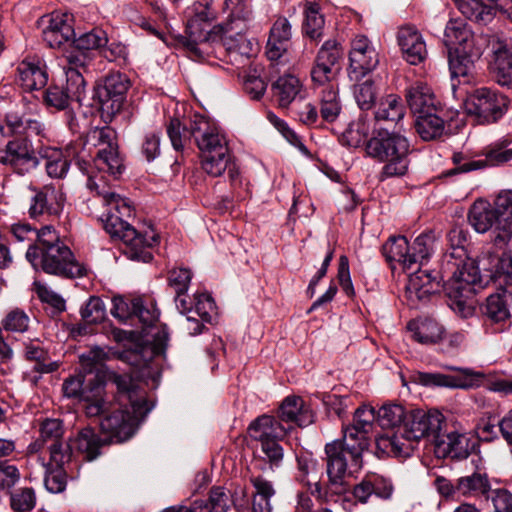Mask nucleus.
I'll return each instance as SVG.
<instances>
[{
    "mask_svg": "<svg viewBox=\"0 0 512 512\" xmlns=\"http://www.w3.org/2000/svg\"><path fill=\"white\" fill-rule=\"evenodd\" d=\"M202 117L201 115H195L188 121H181L178 118H172L169 121L167 124V134L175 150H183L192 139L195 140L193 130Z\"/></svg>",
    "mask_w": 512,
    "mask_h": 512,
    "instance_id": "37",
    "label": "nucleus"
},
{
    "mask_svg": "<svg viewBox=\"0 0 512 512\" xmlns=\"http://www.w3.org/2000/svg\"><path fill=\"white\" fill-rule=\"evenodd\" d=\"M287 430L278 420L269 415L258 417L248 427L250 438L260 442L261 450L271 467H279L282 463L284 452L278 440L286 435Z\"/></svg>",
    "mask_w": 512,
    "mask_h": 512,
    "instance_id": "9",
    "label": "nucleus"
},
{
    "mask_svg": "<svg viewBox=\"0 0 512 512\" xmlns=\"http://www.w3.org/2000/svg\"><path fill=\"white\" fill-rule=\"evenodd\" d=\"M349 77L358 80L374 70L378 63V53L367 37H355L349 53Z\"/></svg>",
    "mask_w": 512,
    "mask_h": 512,
    "instance_id": "19",
    "label": "nucleus"
},
{
    "mask_svg": "<svg viewBox=\"0 0 512 512\" xmlns=\"http://www.w3.org/2000/svg\"><path fill=\"white\" fill-rule=\"evenodd\" d=\"M365 151L370 158L384 164L379 172L380 181L402 177L408 172L410 142L400 129L374 127Z\"/></svg>",
    "mask_w": 512,
    "mask_h": 512,
    "instance_id": "5",
    "label": "nucleus"
},
{
    "mask_svg": "<svg viewBox=\"0 0 512 512\" xmlns=\"http://www.w3.org/2000/svg\"><path fill=\"white\" fill-rule=\"evenodd\" d=\"M511 141L507 138L501 139L486 148L485 160H473L462 152H455L452 161L455 167L447 172V175L467 173L485 168L490 165H501L512 160V148H509Z\"/></svg>",
    "mask_w": 512,
    "mask_h": 512,
    "instance_id": "16",
    "label": "nucleus"
},
{
    "mask_svg": "<svg viewBox=\"0 0 512 512\" xmlns=\"http://www.w3.org/2000/svg\"><path fill=\"white\" fill-rule=\"evenodd\" d=\"M448 61L452 76L464 77L472 72L476 60L470 59V57L464 53H459L455 48H449Z\"/></svg>",
    "mask_w": 512,
    "mask_h": 512,
    "instance_id": "61",
    "label": "nucleus"
},
{
    "mask_svg": "<svg viewBox=\"0 0 512 512\" xmlns=\"http://www.w3.org/2000/svg\"><path fill=\"white\" fill-rule=\"evenodd\" d=\"M109 376L117 388L119 401L125 408H117L107 413L100 421V428L109 442L121 443L134 435L139 422L151 407L131 376L118 373H110Z\"/></svg>",
    "mask_w": 512,
    "mask_h": 512,
    "instance_id": "3",
    "label": "nucleus"
},
{
    "mask_svg": "<svg viewBox=\"0 0 512 512\" xmlns=\"http://www.w3.org/2000/svg\"><path fill=\"white\" fill-rule=\"evenodd\" d=\"M17 82L25 91L44 88L48 82L45 67L38 61H22L17 67Z\"/></svg>",
    "mask_w": 512,
    "mask_h": 512,
    "instance_id": "35",
    "label": "nucleus"
},
{
    "mask_svg": "<svg viewBox=\"0 0 512 512\" xmlns=\"http://www.w3.org/2000/svg\"><path fill=\"white\" fill-rule=\"evenodd\" d=\"M87 188L95 191L106 206V212L101 215L100 220L112 238H118L125 244L127 257L131 260L150 262L153 258L150 249L158 243V235H142L125 220L132 216L133 209L125 198L105 186L103 176H89Z\"/></svg>",
    "mask_w": 512,
    "mask_h": 512,
    "instance_id": "1",
    "label": "nucleus"
},
{
    "mask_svg": "<svg viewBox=\"0 0 512 512\" xmlns=\"http://www.w3.org/2000/svg\"><path fill=\"white\" fill-rule=\"evenodd\" d=\"M131 86L127 75L112 72L106 75L96 87V97L101 105L102 114L112 118L122 109L127 92Z\"/></svg>",
    "mask_w": 512,
    "mask_h": 512,
    "instance_id": "14",
    "label": "nucleus"
},
{
    "mask_svg": "<svg viewBox=\"0 0 512 512\" xmlns=\"http://www.w3.org/2000/svg\"><path fill=\"white\" fill-rule=\"evenodd\" d=\"M91 61V53L84 52L74 45L71 50L67 51L65 54L63 70L66 75V80L70 81V89L74 95H78L80 91H85L83 73L87 71V67Z\"/></svg>",
    "mask_w": 512,
    "mask_h": 512,
    "instance_id": "22",
    "label": "nucleus"
},
{
    "mask_svg": "<svg viewBox=\"0 0 512 512\" xmlns=\"http://www.w3.org/2000/svg\"><path fill=\"white\" fill-rule=\"evenodd\" d=\"M106 442L93 428L85 427L78 432L74 445L87 461H93L100 455V449Z\"/></svg>",
    "mask_w": 512,
    "mask_h": 512,
    "instance_id": "45",
    "label": "nucleus"
},
{
    "mask_svg": "<svg viewBox=\"0 0 512 512\" xmlns=\"http://www.w3.org/2000/svg\"><path fill=\"white\" fill-rule=\"evenodd\" d=\"M340 58L341 51L337 42L333 40L326 41L318 51L310 72L313 83L318 86L331 83L338 73Z\"/></svg>",
    "mask_w": 512,
    "mask_h": 512,
    "instance_id": "20",
    "label": "nucleus"
},
{
    "mask_svg": "<svg viewBox=\"0 0 512 512\" xmlns=\"http://www.w3.org/2000/svg\"><path fill=\"white\" fill-rule=\"evenodd\" d=\"M217 13L210 0H197L187 9L185 35L181 42L193 60L202 61L209 57L211 43L218 41L220 33H214Z\"/></svg>",
    "mask_w": 512,
    "mask_h": 512,
    "instance_id": "7",
    "label": "nucleus"
},
{
    "mask_svg": "<svg viewBox=\"0 0 512 512\" xmlns=\"http://www.w3.org/2000/svg\"><path fill=\"white\" fill-rule=\"evenodd\" d=\"M444 424V416L437 410H411L400 428V437L408 445L426 437H432L436 442L440 438Z\"/></svg>",
    "mask_w": 512,
    "mask_h": 512,
    "instance_id": "12",
    "label": "nucleus"
},
{
    "mask_svg": "<svg viewBox=\"0 0 512 512\" xmlns=\"http://www.w3.org/2000/svg\"><path fill=\"white\" fill-rule=\"evenodd\" d=\"M512 306V291L500 289L487 297L481 311L486 324L499 325L502 329L510 319V309Z\"/></svg>",
    "mask_w": 512,
    "mask_h": 512,
    "instance_id": "23",
    "label": "nucleus"
},
{
    "mask_svg": "<svg viewBox=\"0 0 512 512\" xmlns=\"http://www.w3.org/2000/svg\"><path fill=\"white\" fill-rule=\"evenodd\" d=\"M324 18L319 14L316 5L310 4L306 9L304 31L312 40H319L323 35Z\"/></svg>",
    "mask_w": 512,
    "mask_h": 512,
    "instance_id": "63",
    "label": "nucleus"
},
{
    "mask_svg": "<svg viewBox=\"0 0 512 512\" xmlns=\"http://www.w3.org/2000/svg\"><path fill=\"white\" fill-rule=\"evenodd\" d=\"M436 235L432 230L421 233L413 242L411 249L412 265L420 263L429 259L434 251Z\"/></svg>",
    "mask_w": 512,
    "mask_h": 512,
    "instance_id": "51",
    "label": "nucleus"
},
{
    "mask_svg": "<svg viewBox=\"0 0 512 512\" xmlns=\"http://www.w3.org/2000/svg\"><path fill=\"white\" fill-rule=\"evenodd\" d=\"M36 493L31 487H22L10 492V507L13 512H31L36 506Z\"/></svg>",
    "mask_w": 512,
    "mask_h": 512,
    "instance_id": "53",
    "label": "nucleus"
},
{
    "mask_svg": "<svg viewBox=\"0 0 512 512\" xmlns=\"http://www.w3.org/2000/svg\"><path fill=\"white\" fill-rule=\"evenodd\" d=\"M407 416L408 412L400 404H385L377 412V421L382 428L397 429L393 435L383 439L387 442L386 448L390 446L391 451L397 455L408 454L411 450L410 445L400 440V428Z\"/></svg>",
    "mask_w": 512,
    "mask_h": 512,
    "instance_id": "18",
    "label": "nucleus"
},
{
    "mask_svg": "<svg viewBox=\"0 0 512 512\" xmlns=\"http://www.w3.org/2000/svg\"><path fill=\"white\" fill-rule=\"evenodd\" d=\"M489 483L484 474L473 473L472 475L461 477L458 480V490L463 494L467 493H481L484 494L488 491Z\"/></svg>",
    "mask_w": 512,
    "mask_h": 512,
    "instance_id": "64",
    "label": "nucleus"
},
{
    "mask_svg": "<svg viewBox=\"0 0 512 512\" xmlns=\"http://www.w3.org/2000/svg\"><path fill=\"white\" fill-rule=\"evenodd\" d=\"M297 468L295 473V480L311 488L310 476H316L318 473V461L309 453H301L296 457Z\"/></svg>",
    "mask_w": 512,
    "mask_h": 512,
    "instance_id": "52",
    "label": "nucleus"
},
{
    "mask_svg": "<svg viewBox=\"0 0 512 512\" xmlns=\"http://www.w3.org/2000/svg\"><path fill=\"white\" fill-rule=\"evenodd\" d=\"M490 70L494 80L502 87L512 88V44L506 40L492 38Z\"/></svg>",
    "mask_w": 512,
    "mask_h": 512,
    "instance_id": "21",
    "label": "nucleus"
},
{
    "mask_svg": "<svg viewBox=\"0 0 512 512\" xmlns=\"http://www.w3.org/2000/svg\"><path fill=\"white\" fill-rule=\"evenodd\" d=\"M70 87V81L67 80L65 88L56 85L50 86L43 94L45 104L57 110H64L69 106L70 101L81 102L85 91H80L78 95H74Z\"/></svg>",
    "mask_w": 512,
    "mask_h": 512,
    "instance_id": "47",
    "label": "nucleus"
},
{
    "mask_svg": "<svg viewBox=\"0 0 512 512\" xmlns=\"http://www.w3.org/2000/svg\"><path fill=\"white\" fill-rule=\"evenodd\" d=\"M218 40L222 41L223 46L230 53L250 57L254 51L252 41L244 34L228 33L218 36Z\"/></svg>",
    "mask_w": 512,
    "mask_h": 512,
    "instance_id": "55",
    "label": "nucleus"
},
{
    "mask_svg": "<svg viewBox=\"0 0 512 512\" xmlns=\"http://www.w3.org/2000/svg\"><path fill=\"white\" fill-rule=\"evenodd\" d=\"M454 3L467 19L479 24L486 25L495 16L494 8L479 0H454Z\"/></svg>",
    "mask_w": 512,
    "mask_h": 512,
    "instance_id": "46",
    "label": "nucleus"
},
{
    "mask_svg": "<svg viewBox=\"0 0 512 512\" xmlns=\"http://www.w3.org/2000/svg\"><path fill=\"white\" fill-rule=\"evenodd\" d=\"M370 131L372 132L369 119L361 114L348 124L340 137V142L344 146L358 148L363 144L366 145Z\"/></svg>",
    "mask_w": 512,
    "mask_h": 512,
    "instance_id": "42",
    "label": "nucleus"
},
{
    "mask_svg": "<svg viewBox=\"0 0 512 512\" xmlns=\"http://www.w3.org/2000/svg\"><path fill=\"white\" fill-rule=\"evenodd\" d=\"M352 452L345 437L325 445L327 476L332 485L342 484L347 474L356 473L362 468L363 452L359 453L357 459Z\"/></svg>",
    "mask_w": 512,
    "mask_h": 512,
    "instance_id": "11",
    "label": "nucleus"
},
{
    "mask_svg": "<svg viewBox=\"0 0 512 512\" xmlns=\"http://www.w3.org/2000/svg\"><path fill=\"white\" fill-rule=\"evenodd\" d=\"M405 109L401 99L395 94H389L382 98L374 111L375 125L381 123H396L403 119Z\"/></svg>",
    "mask_w": 512,
    "mask_h": 512,
    "instance_id": "40",
    "label": "nucleus"
},
{
    "mask_svg": "<svg viewBox=\"0 0 512 512\" xmlns=\"http://www.w3.org/2000/svg\"><path fill=\"white\" fill-rule=\"evenodd\" d=\"M493 279L498 288L512 291V253H503L499 258Z\"/></svg>",
    "mask_w": 512,
    "mask_h": 512,
    "instance_id": "57",
    "label": "nucleus"
},
{
    "mask_svg": "<svg viewBox=\"0 0 512 512\" xmlns=\"http://www.w3.org/2000/svg\"><path fill=\"white\" fill-rule=\"evenodd\" d=\"M468 220L478 233H485L492 229L493 238L497 236L499 231L497 227L498 219L492 209V205L487 201H475L469 210Z\"/></svg>",
    "mask_w": 512,
    "mask_h": 512,
    "instance_id": "36",
    "label": "nucleus"
},
{
    "mask_svg": "<svg viewBox=\"0 0 512 512\" xmlns=\"http://www.w3.org/2000/svg\"><path fill=\"white\" fill-rule=\"evenodd\" d=\"M408 329L416 341L423 344L437 343L443 337V327L434 319L423 318L410 321Z\"/></svg>",
    "mask_w": 512,
    "mask_h": 512,
    "instance_id": "43",
    "label": "nucleus"
},
{
    "mask_svg": "<svg viewBox=\"0 0 512 512\" xmlns=\"http://www.w3.org/2000/svg\"><path fill=\"white\" fill-rule=\"evenodd\" d=\"M447 240L449 249L444 254L443 265L452 274L445 284L449 306L461 317L468 318L474 312L470 300L475 295V285L480 282V273L467 256L468 231L463 226L454 225Z\"/></svg>",
    "mask_w": 512,
    "mask_h": 512,
    "instance_id": "2",
    "label": "nucleus"
},
{
    "mask_svg": "<svg viewBox=\"0 0 512 512\" xmlns=\"http://www.w3.org/2000/svg\"><path fill=\"white\" fill-rule=\"evenodd\" d=\"M70 16L62 13H52L48 26L43 30V40L51 48H59L71 40L75 32L69 23Z\"/></svg>",
    "mask_w": 512,
    "mask_h": 512,
    "instance_id": "30",
    "label": "nucleus"
},
{
    "mask_svg": "<svg viewBox=\"0 0 512 512\" xmlns=\"http://www.w3.org/2000/svg\"><path fill=\"white\" fill-rule=\"evenodd\" d=\"M440 290V282L432 277L427 270H417L409 275L406 285V295L408 300L416 305L418 302L424 303Z\"/></svg>",
    "mask_w": 512,
    "mask_h": 512,
    "instance_id": "26",
    "label": "nucleus"
},
{
    "mask_svg": "<svg viewBox=\"0 0 512 512\" xmlns=\"http://www.w3.org/2000/svg\"><path fill=\"white\" fill-rule=\"evenodd\" d=\"M492 209L498 219L497 236L493 238L494 243H501L511 236L512 228V191L501 192L494 201Z\"/></svg>",
    "mask_w": 512,
    "mask_h": 512,
    "instance_id": "33",
    "label": "nucleus"
},
{
    "mask_svg": "<svg viewBox=\"0 0 512 512\" xmlns=\"http://www.w3.org/2000/svg\"><path fill=\"white\" fill-rule=\"evenodd\" d=\"M48 450L50 460L47 465L68 469L74 457L72 446L69 442L61 440L56 443H51L48 446Z\"/></svg>",
    "mask_w": 512,
    "mask_h": 512,
    "instance_id": "56",
    "label": "nucleus"
},
{
    "mask_svg": "<svg viewBox=\"0 0 512 512\" xmlns=\"http://www.w3.org/2000/svg\"><path fill=\"white\" fill-rule=\"evenodd\" d=\"M469 370H460L456 374L419 372L415 381L428 387L468 388L471 386Z\"/></svg>",
    "mask_w": 512,
    "mask_h": 512,
    "instance_id": "34",
    "label": "nucleus"
},
{
    "mask_svg": "<svg viewBox=\"0 0 512 512\" xmlns=\"http://www.w3.org/2000/svg\"><path fill=\"white\" fill-rule=\"evenodd\" d=\"M44 236L37 250L31 249L25 253L26 260L35 270L68 279L87 275L86 266L76 260L54 227Z\"/></svg>",
    "mask_w": 512,
    "mask_h": 512,
    "instance_id": "6",
    "label": "nucleus"
},
{
    "mask_svg": "<svg viewBox=\"0 0 512 512\" xmlns=\"http://www.w3.org/2000/svg\"><path fill=\"white\" fill-rule=\"evenodd\" d=\"M443 109L417 115L415 119V129L418 135L425 141H430L441 137L445 130V121L441 114Z\"/></svg>",
    "mask_w": 512,
    "mask_h": 512,
    "instance_id": "38",
    "label": "nucleus"
},
{
    "mask_svg": "<svg viewBox=\"0 0 512 512\" xmlns=\"http://www.w3.org/2000/svg\"><path fill=\"white\" fill-rule=\"evenodd\" d=\"M31 197L28 202L27 213L33 220H47L58 217L64 208L65 195L60 188L53 185L36 187L28 186Z\"/></svg>",
    "mask_w": 512,
    "mask_h": 512,
    "instance_id": "15",
    "label": "nucleus"
},
{
    "mask_svg": "<svg viewBox=\"0 0 512 512\" xmlns=\"http://www.w3.org/2000/svg\"><path fill=\"white\" fill-rule=\"evenodd\" d=\"M406 99L410 109L417 115L442 108L432 89L424 83H415L407 89Z\"/></svg>",
    "mask_w": 512,
    "mask_h": 512,
    "instance_id": "31",
    "label": "nucleus"
},
{
    "mask_svg": "<svg viewBox=\"0 0 512 512\" xmlns=\"http://www.w3.org/2000/svg\"><path fill=\"white\" fill-rule=\"evenodd\" d=\"M342 110L338 90L330 84L320 94V116L325 122H334Z\"/></svg>",
    "mask_w": 512,
    "mask_h": 512,
    "instance_id": "49",
    "label": "nucleus"
},
{
    "mask_svg": "<svg viewBox=\"0 0 512 512\" xmlns=\"http://www.w3.org/2000/svg\"><path fill=\"white\" fill-rule=\"evenodd\" d=\"M250 481L255 489L252 502V510L259 512H271L270 498L275 494L271 482L261 476H252Z\"/></svg>",
    "mask_w": 512,
    "mask_h": 512,
    "instance_id": "50",
    "label": "nucleus"
},
{
    "mask_svg": "<svg viewBox=\"0 0 512 512\" xmlns=\"http://www.w3.org/2000/svg\"><path fill=\"white\" fill-rule=\"evenodd\" d=\"M193 131L195 143L201 152L202 168L213 177L222 175L230 163L225 135L204 116Z\"/></svg>",
    "mask_w": 512,
    "mask_h": 512,
    "instance_id": "8",
    "label": "nucleus"
},
{
    "mask_svg": "<svg viewBox=\"0 0 512 512\" xmlns=\"http://www.w3.org/2000/svg\"><path fill=\"white\" fill-rule=\"evenodd\" d=\"M382 253L388 262H397L405 270L412 267L411 249L405 236L390 237L382 246Z\"/></svg>",
    "mask_w": 512,
    "mask_h": 512,
    "instance_id": "41",
    "label": "nucleus"
},
{
    "mask_svg": "<svg viewBox=\"0 0 512 512\" xmlns=\"http://www.w3.org/2000/svg\"><path fill=\"white\" fill-rule=\"evenodd\" d=\"M280 420L294 422L300 427L307 426L314 421V414L305 401L299 396L286 397L279 407Z\"/></svg>",
    "mask_w": 512,
    "mask_h": 512,
    "instance_id": "32",
    "label": "nucleus"
},
{
    "mask_svg": "<svg viewBox=\"0 0 512 512\" xmlns=\"http://www.w3.org/2000/svg\"><path fill=\"white\" fill-rule=\"evenodd\" d=\"M377 419L373 407L361 405L354 412L353 423L344 429L347 446L352 449L354 457L359 458V453L368 449V434L372 431Z\"/></svg>",
    "mask_w": 512,
    "mask_h": 512,
    "instance_id": "17",
    "label": "nucleus"
},
{
    "mask_svg": "<svg viewBox=\"0 0 512 512\" xmlns=\"http://www.w3.org/2000/svg\"><path fill=\"white\" fill-rule=\"evenodd\" d=\"M53 229L52 225H45L40 229L34 228L29 223H16L10 228L13 241L19 244H23L27 247L26 252H30L31 249L37 250L41 245L42 237L51 232Z\"/></svg>",
    "mask_w": 512,
    "mask_h": 512,
    "instance_id": "39",
    "label": "nucleus"
},
{
    "mask_svg": "<svg viewBox=\"0 0 512 512\" xmlns=\"http://www.w3.org/2000/svg\"><path fill=\"white\" fill-rule=\"evenodd\" d=\"M301 88L299 79L293 75L279 77L271 87L274 97L282 108H287L295 100Z\"/></svg>",
    "mask_w": 512,
    "mask_h": 512,
    "instance_id": "44",
    "label": "nucleus"
},
{
    "mask_svg": "<svg viewBox=\"0 0 512 512\" xmlns=\"http://www.w3.org/2000/svg\"><path fill=\"white\" fill-rule=\"evenodd\" d=\"M0 164L19 176L30 175L39 164V158L27 138H15L0 148Z\"/></svg>",
    "mask_w": 512,
    "mask_h": 512,
    "instance_id": "13",
    "label": "nucleus"
},
{
    "mask_svg": "<svg viewBox=\"0 0 512 512\" xmlns=\"http://www.w3.org/2000/svg\"><path fill=\"white\" fill-rule=\"evenodd\" d=\"M118 357V353L110 348L93 347L80 356V365L87 376H97L103 383L109 381L110 373H116L106 367V362Z\"/></svg>",
    "mask_w": 512,
    "mask_h": 512,
    "instance_id": "24",
    "label": "nucleus"
},
{
    "mask_svg": "<svg viewBox=\"0 0 512 512\" xmlns=\"http://www.w3.org/2000/svg\"><path fill=\"white\" fill-rule=\"evenodd\" d=\"M102 383L97 376H87L85 373L79 372L64 380L62 391L67 398L78 401L95 400L99 396Z\"/></svg>",
    "mask_w": 512,
    "mask_h": 512,
    "instance_id": "25",
    "label": "nucleus"
},
{
    "mask_svg": "<svg viewBox=\"0 0 512 512\" xmlns=\"http://www.w3.org/2000/svg\"><path fill=\"white\" fill-rule=\"evenodd\" d=\"M82 319L88 324L102 322L106 317V307L103 300L97 296H91L81 308Z\"/></svg>",
    "mask_w": 512,
    "mask_h": 512,
    "instance_id": "62",
    "label": "nucleus"
},
{
    "mask_svg": "<svg viewBox=\"0 0 512 512\" xmlns=\"http://www.w3.org/2000/svg\"><path fill=\"white\" fill-rule=\"evenodd\" d=\"M471 33L463 20H450L445 27L444 42L449 48L457 47L459 43L465 42L467 37H471Z\"/></svg>",
    "mask_w": 512,
    "mask_h": 512,
    "instance_id": "60",
    "label": "nucleus"
},
{
    "mask_svg": "<svg viewBox=\"0 0 512 512\" xmlns=\"http://www.w3.org/2000/svg\"><path fill=\"white\" fill-rule=\"evenodd\" d=\"M236 3L231 10L227 20L215 25L214 33L222 35L228 33L244 34L249 23L253 19L252 6L249 0H235Z\"/></svg>",
    "mask_w": 512,
    "mask_h": 512,
    "instance_id": "27",
    "label": "nucleus"
},
{
    "mask_svg": "<svg viewBox=\"0 0 512 512\" xmlns=\"http://www.w3.org/2000/svg\"><path fill=\"white\" fill-rule=\"evenodd\" d=\"M64 431L62 420L56 418L45 419L40 424V437L29 445V451L35 453L41 450L45 443H56L63 440Z\"/></svg>",
    "mask_w": 512,
    "mask_h": 512,
    "instance_id": "48",
    "label": "nucleus"
},
{
    "mask_svg": "<svg viewBox=\"0 0 512 512\" xmlns=\"http://www.w3.org/2000/svg\"><path fill=\"white\" fill-rule=\"evenodd\" d=\"M438 446L445 445L444 451L453 459L462 460L467 458L477 447V440L466 433L456 431L448 432L446 435L440 433Z\"/></svg>",
    "mask_w": 512,
    "mask_h": 512,
    "instance_id": "29",
    "label": "nucleus"
},
{
    "mask_svg": "<svg viewBox=\"0 0 512 512\" xmlns=\"http://www.w3.org/2000/svg\"><path fill=\"white\" fill-rule=\"evenodd\" d=\"M353 94L359 108L363 111L369 110L375 104L378 95V88L374 81L366 79L365 81L354 85Z\"/></svg>",
    "mask_w": 512,
    "mask_h": 512,
    "instance_id": "54",
    "label": "nucleus"
},
{
    "mask_svg": "<svg viewBox=\"0 0 512 512\" xmlns=\"http://www.w3.org/2000/svg\"><path fill=\"white\" fill-rule=\"evenodd\" d=\"M66 157L75 158L82 170L92 160L99 171L117 178L124 170L119 153L117 132L110 126L93 127L85 135L83 142L69 145Z\"/></svg>",
    "mask_w": 512,
    "mask_h": 512,
    "instance_id": "4",
    "label": "nucleus"
},
{
    "mask_svg": "<svg viewBox=\"0 0 512 512\" xmlns=\"http://www.w3.org/2000/svg\"><path fill=\"white\" fill-rule=\"evenodd\" d=\"M508 98L498 91L481 87L475 89L468 97L466 109L474 115L480 124L497 122L508 109Z\"/></svg>",
    "mask_w": 512,
    "mask_h": 512,
    "instance_id": "10",
    "label": "nucleus"
},
{
    "mask_svg": "<svg viewBox=\"0 0 512 512\" xmlns=\"http://www.w3.org/2000/svg\"><path fill=\"white\" fill-rule=\"evenodd\" d=\"M107 42L108 38L106 32L102 29L95 28L74 39L73 45L84 52L90 53L92 50L105 47Z\"/></svg>",
    "mask_w": 512,
    "mask_h": 512,
    "instance_id": "58",
    "label": "nucleus"
},
{
    "mask_svg": "<svg viewBox=\"0 0 512 512\" xmlns=\"http://www.w3.org/2000/svg\"><path fill=\"white\" fill-rule=\"evenodd\" d=\"M398 44L403 57L412 65L419 64L427 55L422 35L413 27L407 26L399 30Z\"/></svg>",
    "mask_w": 512,
    "mask_h": 512,
    "instance_id": "28",
    "label": "nucleus"
},
{
    "mask_svg": "<svg viewBox=\"0 0 512 512\" xmlns=\"http://www.w3.org/2000/svg\"><path fill=\"white\" fill-rule=\"evenodd\" d=\"M189 313L201 318L203 322L210 323L217 314L213 298L206 293L195 294L193 308H190Z\"/></svg>",
    "mask_w": 512,
    "mask_h": 512,
    "instance_id": "59",
    "label": "nucleus"
}]
</instances>
